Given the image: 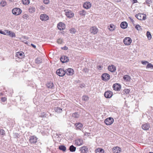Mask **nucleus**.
<instances>
[{
    "label": "nucleus",
    "instance_id": "obj_1",
    "mask_svg": "<svg viewBox=\"0 0 153 153\" xmlns=\"http://www.w3.org/2000/svg\"><path fill=\"white\" fill-rule=\"evenodd\" d=\"M135 17L139 20H145L146 19V14L143 13H138L135 15Z\"/></svg>",
    "mask_w": 153,
    "mask_h": 153
},
{
    "label": "nucleus",
    "instance_id": "obj_2",
    "mask_svg": "<svg viewBox=\"0 0 153 153\" xmlns=\"http://www.w3.org/2000/svg\"><path fill=\"white\" fill-rule=\"evenodd\" d=\"M22 12V10L19 8L16 7L13 8L12 10V12L13 14L16 16L19 15Z\"/></svg>",
    "mask_w": 153,
    "mask_h": 153
},
{
    "label": "nucleus",
    "instance_id": "obj_3",
    "mask_svg": "<svg viewBox=\"0 0 153 153\" xmlns=\"http://www.w3.org/2000/svg\"><path fill=\"white\" fill-rule=\"evenodd\" d=\"M65 14L67 17L71 18L74 16V13L71 10H65Z\"/></svg>",
    "mask_w": 153,
    "mask_h": 153
},
{
    "label": "nucleus",
    "instance_id": "obj_4",
    "mask_svg": "<svg viewBox=\"0 0 153 153\" xmlns=\"http://www.w3.org/2000/svg\"><path fill=\"white\" fill-rule=\"evenodd\" d=\"M114 119L112 117H108L106 118L104 122L105 124L107 125H111L114 122Z\"/></svg>",
    "mask_w": 153,
    "mask_h": 153
},
{
    "label": "nucleus",
    "instance_id": "obj_5",
    "mask_svg": "<svg viewBox=\"0 0 153 153\" xmlns=\"http://www.w3.org/2000/svg\"><path fill=\"white\" fill-rule=\"evenodd\" d=\"M56 73L59 76H63L66 74V71H65L62 69L60 68L56 71Z\"/></svg>",
    "mask_w": 153,
    "mask_h": 153
},
{
    "label": "nucleus",
    "instance_id": "obj_6",
    "mask_svg": "<svg viewBox=\"0 0 153 153\" xmlns=\"http://www.w3.org/2000/svg\"><path fill=\"white\" fill-rule=\"evenodd\" d=\"M101 78L103 80L106 81L110 79V76L108 74L104 73L102 75Z\"/></svg>",
    "mask_w": 153,
    "mask_h": 153
},
{
    "label": "nucleus",
    "instance_id": "obj_7",
    "mask_svg": "<svg viewBox=\"0 0 153 153\" xmlns=\"http://www.w3.org/2000/svg\"><path fill=\"white\" fill-rule=\"evenodd\" d=\"M25 56L24 53L22 51L17 52L16 55V57L19 59L23 58L25 57Z\"/></svg>",
    "mask_w": 153,
    "mask_h": 153
},
{
    "label": "nucleus",
    "instance_id": "obj_8",
    "mask_svg": "<svg viewBox=\"0 0 153 153\" xmlns=\"http://www.w3.org/2000/svg\"><path fill=\"white\" fill-rule=\"evenodd\" d=\"M131 42V39L129 37H126L123 40V43L126 45H130Z\"/></svg>",
    "mask_w": 153,
    "mask_h": 153
},
{
    "label": "nucleus",
    "instance_id": "obj_9",
    "mask_svg": "<svg viewBox=\"0 0 153 153\" xmlns=\"http://www.w3.org/2000/svg\"><path fill=\"white\" fill-rule=\"evenodd\" d=\"M40 19L43 21H46L49 19L48 16L46 14H41L40 16Z\"/></svg>",
    "mask_w": 153,
    "mask_h": 153
},
{
    "label": "nucleus",
    "instance_id": "obj_10",
    "mask_svg": "<svg viewBox=\"0 0 153 153\" xmlns=\"http://www.w3.org/2000/svg\"><path fill=\"white\" fill-rule=\"evenodd\" d=\"M121 85L118 83H115L113 85V89L115 91H120L121 89Z\"/></svg>",
    "mask_w": 153,
    "mask_h": 153
},
{
    "label": "nucleus",
    "instance_id": "obj_11",
    "mask_svg": "<svg viewBox=\"0 0 153 153\" xmlns=\"http://www.w3.org/2000/svg\"><path fill=\"white\" fill-rule=\"evenodd\" d=\"M98 30L97 28L95 27H91L90 30V32L91 33L94 35L97 34L98 32Z\"/></svg>",
    "mask_w": 153,
    "mask_h": 153
},
{
    "label": "nucleus",
    "instance_id": "obj_12",
    "mask_svg": "<svg viewBox=\"0 0 153 153\" xmlns=\"http://www.w3.org/2000/svg\"><path fill=\"white\" fill-rule=\"evenodd\" d=\"M83 143V140L82 139L78 138L75 140V144L77 146H81L82 145Z\"/></svg>",
    "mask_w": 153,
    "mask_h": 153
},
{
    "label": "nucleus",
    "instance_id": "obj_13",
    "mask_svg": "<svg viewBox=\"0 0 153 153\" xmlns=\"http://www.w3.org/2000/svg\"><path fill=\"white\" fill-rule=\"evenodd\" d=\"M112 92L110 91H107L105 92L104 94V96L106 98H110L112 96Z\"/></svg>",
    "mask_w": 153,
    "mask_h": 153
},
{
    "label": "nucleus",
    "instance_id": "obj_14",
    "mask_svg": "<svg viewBox=\"0 0 153 153\" xmlns=\"http://www.w3.org/2000/svg\"><path fill=\"white\" fill-rule=\"evenodd\" d=\"M60 60L62 63L68 62L69 61L68 58L66 56H63L61 57Z\"/></svg>",
    "mask_w": 153,
    "mask_h": 153
},
{
    "label": "nucleus",
    "instance_id": "obj_15",
    "mask_svg": "<svg viewBox=\"0 0 153 153\" xmlns=\"http://www.w3.org/2000/svg\"><path fill=\"white\" fill-rule=\"evenodd\" d=\"M79 150L81 153H86L88 151V148L85 146H83L80 148Z\"/></svg>",
    "mask_w": 153,
    "mask_h": 153
},
{
    "label": "nucleus",
    "instance_id": "obj_16",
    "mask_svg": "<svg viewBox=\"0 0 153 153\" xmlns=\"http://www.w3.org/2000/svg\"><path fill=\"white\" fill-rule=\"evenodd\" d=\"M65 25L62 22H59L57 25V27L60 30H64L65 28Z\"/></svg>",
    "mask_w": 153,
    "mask_h": 153
},
{
    "label": "nucleus",
    "instance_id": "obj_17",
    "mask_svg": "<svg viewBox=\"0 0 153 153\" xmlns=\"http://www.w3.org/2000/svg\"><path fill=\"white\" fill-rule=\"evenodd\" d=\"M37 138L36 137L34 136H32L30 137L29 140V142L31 143H35L37 141Z\"/></svg>",
    "mask_w": 153,
    "mask_h": 153
},
{
    "label": "nucleus",
    "instance_id": "obj_18",
    "mask_svg": "<svg viewBox=\"0 0 153 153\" xmlns=\"http://www.w3.org/2000/svg\"><path fill=\"white\" fill-rule=\"evenodd\" d=\"M150 127V126L149 124L147 123L143 124L142 126V129L145 130H148Z\"/></svg>",
    "mask_w": 153,
    "mask_h": 153
},
{
    "label": "nucleus",
    "instance_id": "obj_19",
    "mask_svg": "<svg viewBox=\"0 0 153 153\" xmlns=\"http://www.w3.org/2000/svg\"><path fill=\"white\" fill-rule=\"evenodd\" d=\"M74 71L71 68H69L66 70V74L68 75H72L74 74Z\"/></svg>",
    "mask_w": 153,
    "mask_h": 153
},
{
    "label": "nucleus",
    "instance_id": "obj_20",
    "mask_svg": "<svg viewBox=\"0 0 153 153\" xmlns=\"http://www.w3.org/2000/svg\"><path fill=\"white\" fill-rule=\"evenodd\" d=\"M91 6V4L90 2H86L83 4V7L86 9H88Z\"/></svg>",
    "mask_w": 153,
    "mask_h": 153
},
{
    "label": "nucleus",
    "instance_id": "obj_21",
    "mask_svg": "<svg viewBox=\"0 0 153 153\" xmlns=\"http://www.w3.org/2000/svg\"><path fill=\"white\" fill-rule=\"evenodd\" d=\"M123 79L127 82L130 81L131 79L130 76L127 75H125L123 76Z\"/></svg>",
    "mask_w": 153,
    "mask_h": 153
},
{
    "label": "nucleus",
    "instance_id": "obj_22",
    "mask_svg": "<svg viewBox=\"0 0 153 153\" xmlns=\"http://www.w3.org/2000/svg\"><path fill=\"white\" fill-rule=\"evenodd\" d=\"M108 70L111 72H114L116 70V67L114 65L109 66L108 67Z\"/></svg>",
    "mask_w": 153,
    "mask_h": 153
},
{
    "label": "nucleus",
    "instance_id": "obj_23",
    "mask_svg": "<svg viewBox=\"0 0 153 153\" xmlns=\"http://www.w3.org/2000/svg\"><path fill=\"white\" fill-rule=\"evenodd\" d=\"M128 25L127 23L126 22H122L120 24V27L123 29H125L126 28Z\"/></svg>",
    "mask_w": 153,
    "mask_h": 153
},
{
    "label": "nucleus",
    "instance_id": "obj_24",
    "mask_svg": "<svg viewBox=\"0 0 153 153\" xmlns=\"http://www.w3.org/2000/svg\"><path fill=\"white\" fill-rule=\"evenodd\" d=\"M96 153H104V150L101 148H98L95 150Z\"/></svg>",
    "mask_w": 153,
    "mask_h": 153
},
{
    "label": "nucleus",
    "instance_id": "obj_25",
    "mask_svg": "<svg viewBox=\"0 0 153 153\" xmlns=\"http://www.w3.org/2000/svg\"><path fill=\"white\" fill-rule=\"evenodd\" d=\"M79 13L81 16H85L86 14V12L83 10H82L79 11Z\"/></svg>",
    "mask_w": 153,
    "mask_h": 153
},
{
    "label": "nucleus",
    "instance_id": "obj_26",
    "mask_svg": "<svg viewBox=\"0 0 153 153\" xmlns=\"http://www.w3.org/2000/svg\"><path fill=\"white\" fill-rule=\"evenodd\" d=\"M79 116V114L78 112H76L72 114V117L75 118H78Z\"/></svg>",
    "mask_w": 153,
    "mask_h": 153
},
{
    "label": "nucleus",
    "instance_id": "obj_27",
    "mask_svg": "<svg viewBox=\"0 0 153 153\" xmlns=\"http://www.w3.org/2000/svg\"><path fill=\"white\" fill-rule=\"evenodd\" d=\"M76 128L77 129L81 130L83 126L82 124L80 123H76Z\"/></svg>",
    "mask_w": 153,
    "mask_h": 153
},
{
    "label": "nucleus",
    "instance_id": "obj_28",
    "mask_svg": "<svg viewBox=\"0 0 153 153\" xmlns=\"http://www.w3.org/2000/svg\"><path fill=\"white\" fill-rule=\"evenodd\" d=\"M7 35L11 37H15V34L10 31L8 30Z\"/></svg>",
    "mask_w": 153,
    "mask_h": 153
},
{
    "label": "nucleus",
    "instance_id": "obj_29",
    "mask_svg": "<svg viewBox=\"0 0 153 153\" xmlns=\"http://www.w3.org/2000/svg\"><path fill=\"white\" fill-rule=\"evenodd\" d=\"M46 86L48 88H52L53 87V84L52 82H50L46 84Z\"/></svg>",
    "mask_w": 153,
    "mask_h": 153
},
{
    "label": "nucleus",
    "instance_id": "obj_30",
    "mask_svg": "<svg viewBox=\"0 0 153 153\" xmlns=\"http://www.w3.org/2000/svg\"><path fill=\"white\" fill-rule=\"evenodd\" d=\"M59 149L61 150H62L63 152H65L66 150V148L65 146L63 145H61L59 147Z\"/></svg>",
    "mask_w": 153,
    "mask_h": 153
},
{
    "label": "nucleus",
    "instance_id": "obj_31",
    "mask_svg": "<svg viewBox=\"0 0 153 153\" xmlns=\"http://www.w3.org/2000/svg\"><path fill=\"white\" fill-rule=\"evenodd\" d=\"M112 150L113 152L115 153V151H116V150H119V152L121 151V148L118 147H113L112 149Z\"/></svg>",
    "mask_w": 153,
    "mask_h": 153
},
{
    "label": "nucleus",
    "instance_id": "obj_32",
    "mask_svg": "<svg viewBox=\"0 0 153 153\" xmlns=\"http://www.w3.org/2000/svg\"><path fill=\"white\" fill-rule=\"evenodd\" d=\"M76 147H74L73 145L70 146L69 147V150L71 152H74L75 151Z\"/></svg>",
    "mask_w": 153,
    "mask_h": 153
},
{
    "label": "nucleus",
    "instance_id": "obj_33",
    "mask_svg": "<svg viewBox=\"0 0 153 153\" xmlns=\"http://www.w3.org/2000/svg\"><path fill=\"white\" fill-rule=\"evenodd\" d=\"M54 110L55 111L58 113H60L62 111V109L58 107H56L55 108Z\"/></svg>",
    "mask_w": 153,
    "mask_h": 153
},
{
    "label": "nucleus",
    "instance_id": "obj_34",
    "mask_svg": "<svg viewBox=\"0 0 153 153\" xmlns=\"http://www.w3.org/2000/svg\"><path fill=\"white\" fill-rule=\"evenodd\" d=\"M152 3V0H146L144 4H147L148 6H150V4Z\"/></svg>",
    "mask_w": 153,
    "mask_h": 153
},
{
    "label": "nucleus",
    "instance_id": "obj_35",
    "mask_svg": "<svg viewBox=\"0 0 153 153\" xmlns=\"http://www.w3.org/2000/svg\"><path fill=\"white\" fill-rule=\"evenodd\" d=\"M109 27L108 29L111 31H113L115 29V26L113 24H111Z\"/></svg>",
    "mask_w": 153,
    "mask_h": 153
},
{
    "label": "nucleus",
    "instance_id": "obj_36",
    "mask_svg": "<svg viewBox=\"0 0 153 153\" xmlns=\"http://www.w3.org/2000/svg\"><path fill=\"white\" fill-rule=\"evenodd\" d=\"M22 2L23 4L25 5H28L30 3L29 0H22Z\"/></svg>",
    "mask_w": 153,
    "mask_h": 153
},
{
    "label": "nucleus",
    "instance_id": "obj_37",
    "mask_svg": "<svg viewBox=\"0 0 153 153\" xmlns=\"http://www.w3.org/2000/svg\"><path fill=\"white\" fill-rule=\"evenodd\" d=\"M82 100L85 101H87L89 100V97L87 96H83L82 97Z\"/></svg>",
    "mask_w": 153,
    "mask_h": 153
},
{
    "label": "nucleus",
    "instance_id": "obj_38",
    "mask_svg": "<svg viewBox=\"0 0 153 153\" xmlns=\"http://www.w3.org/2000/svg\"><path fill=\"white\" fill-rule=\"evenodd\" d=\"M35 8L33 7H30L29 9V12L31 13H33L35 11Z\"/></svg>",
    "mask_w": 153,
    "mask_h": 153
},
{
    "label": "nucleus",
    "instance_id": "obj_39",
    "mask_svg": "<svg viewBox=\"0 0 153 153\" xmlns=\"http://www.w3.org/2000/svg\"><path fill=\"white\" fill-rule=\"evenodd\" d=\"M146 35L149 40H150L151 39L152 36L150 32L147 31L146 33Z\"/></svg>",
    "mask_w": 153,
    "mask_h": 153
},
{
    "label": "nucleus",
    "instance_id": "obj_40",
    "mask_svg": "<svg viewBox=\"0 0 153 153\" xmlns=\"http://www.w3.org/2000/svg\"><path fill=\"white\" fill-rule=\"evenodd\" d=\"M135 28L138 30H140L142 29L141 26L139 25H137L135 27Z\"/></svg>",
    "mask_w": 153,
    "mask_h": 153
},
{
    "label": "nucleus",
    "instance_id": "obj_41",
    "mask_svg": "<svg viewBox=\"0 0 153 153\" xmlns=\"http://www.w3.org/2000/svg\"><path fill=\"white\" fill-rule=\"evenodd\" d=\"M130 91L129 89H125L123 91V93L126 94H128Z\"/></svg>",
    "mask_w": 153,
    "mask_h": 153
},
{
    "label": "nucleus",
    "instance_id": "obj_42",
    "mask_svg": "<svg viewBox=\"0 0 153 153\" xmlns=\"http://www.w3.org/2000/svg\"><path fill=\"white\" fill-rule=\"evenodd\" d=\"M7 3L5 1H1L0 3L2 7H4L6 5Z\"/></svg>",
    "mask_w": 153,
    "mask_h": 153
},
{
    "label": "nucleus",
    "instance_id": "obj_43",
    "mask_svg": "<svg viewBox=\"0 0 153 153\" xmlns=\"http://www.w3.org/2000/svg\"><path fill=\"white\" fill-rule=\"evenodd\" d=\"M147 68H151L152 69H153V65L151 64L148 63L146 66Z\"/></svg>",
    "mask_w": 153,
    "mask_h": 153
},
{
    "label": "nucleus",
    "instance_id": "obj_44",
    "mask_svg": "<svg viewBox=\"0 0 153 153\" xmlns=\"http://www.w3.org/2000/svg\"><path fill=\"white\" fill-rule=\"evenodd\" d=\"M22 17L23 19H28L29 16L27 14H24L22 16Z\"/></svg>",
    "mask_w": 153,
    "mask_h": 153
},
{
    "label": "nucleus",
    "instance_id": "obj_45",
    "mask_svg": "<svg viewBox=\"0 0 153 153\" xmlns=\"http://www.w3.org/2000/svg\"><path fill=\"white\" fill-rule=\"evenodd\" d=\"M0 134L4 135L5 134V131L3 129H0Z\"/></svg>",
    "mask_w": 153,
    "mask_h": 153
},
{
    "label": "nucleus",
    "instance_id": "obj_46",
    "mask_svg": "<svg viewBox=\"0 0 153 153\" xmlns=\"http://www.w3.org/2000/svg\"><path fill=\"white\" fill-rule=\"evenodd\" d=\"M8 30H5L4 31H1V34L4 35H7Z\"/></svg>",
    "mask_w": 153,
    "mask_h": 153
},
{
    "label": "nucleus",
    "instance_id": "obj_47",
    "mask_svg": "<svg viewBox=\"0 0 153 153\" xmlns=\"http://www.w3.org/2000/svg\"><path fill=\"white\" fill-rule=\"evenodd\" d=\"M70 32L71 33L74 34L75 33L76 30L74 28H71L70 30Z\"/></svg>",
    "mask_w": 153,
    "mask_h": 153
},
{
    "label": "nucleus",
    "instance_id": "obj_48",
    "mask_svg": "<svg viewBox=\"0 0 153 153\" xmlns=\"http://www.w3.org/2000/svg\"><path fill=\"white\" fill-rule=\"evenodd\" d=\"M47 114L45 113V112H43V113H41L40 114V116L41 117H46Z\"/></svg>",
    "mask_w": 153,
    "mask_h": 153
},
{
    "label": "nucleus",
    "instance_id": "obj_49",
    "mask_svg": "<svg viewBox=\"0 0 153 153\" xmlns=\"http://www.w3.org/2000/svg\"><path fill=\"white\" fill-rule=\"evenodd\" d=\"M62 42V40L61 39H58L57 40V42L59 44H61Z\"/></svg>",
    "mask_w": 153,
    "mask_h": 153
},
{
    "label": "nucleus",
    "instance_id": "obj_50",
    "mask_svg": "<svg viewBox=\"0 0 153 153\" xmlns=\"http://www.w3.org/2000/svg\"><path fill=\"white\" fill-rule=\"evenodd\" d=\"M43 3L45 4H48L50 2L49 0H43Z\"/></svg>",
    "mask_w": 153,
    "mask_h": 153
},
{
    "label": "nucleus",
    "instance_id": "obj_51",
    "mask_svg": "<svg viewBox=\"0 0 153 153\" xmlns=\"http://www.w3.org/2000/svg\"><path fill=\"white\" fill-rule=\"evenodd\" d=\"M7 98L6 97H2L1 99V100L2 102H4L6 101Z\"/></svg>",
    "mask_w": 153,
    "mask_h": 153
},
{
    "label": "nucleus",
    "instance_id": "obj_52",
    "mask_svg": "<svg viewBox=\"0 0 153 153\" xmlns=\"http://www.w3.org/2000/svg\"><path fill=\"white\" fill-rule=\"evenodd\" d=\"M128 18H129V19L132 22L133 24H134V20L132 19L130 17H129Z\"/></svg>",
    "mask_w": 153,
    "mask_h": 153
},
{
    "label": "nucleus",
    "instance_id": "obj_53",
    "mask_svg": "<svg viewBox=\"0 0 153 153\" xmlns=\"http://www.w3.org/2000/svg\"><path fill=\"white\" fill-rule=\"evenodd\" d=\"M141 63L143 65H146V64L148 63V62L147 61H142Z\"/></svg>",
    "mask_w": 153,
    "mask_h": 153
},
{
    "label": "nucleus",
    "instance_id": "obj_54",
    "mask_svg": "<svg viewBox=\"0 0 153 153\" xmlns=\"http://www.w3.org/2000/svg\"><path fill=\"white\" fill-rule=\"evenodd\" d=\"M84 135L85 136H89L90 135V133H88V132H85L84 133Z\"/></svg>",
    "mask_w": 153,
    "mask_h": 153
},
{
    "label": "nucleus",
    "instance_id": "obj_55",
    "mask_svg": "<svg viewBox=\"0 0 153 153\" xmlns=\"http://www.w3.org/2000/svg\"><path fill=\"white\" fill-rule=\"evenodd\" d=\"M33 102L35 103L36 104V98L34 99Z\"/></svg>",
    "mask_w": 153,
    "mask_h": 153
},
{
    "label": "nucleus",
    "instance_id": "obj_56",
    "mask_svg": "<svg viewBox=\"0 0 153 153\" xmlns=\"http://www.w3.org/2000/svg\"><path fill=\"white\" fill-rule=\"evenodd\" d=\"M40 7L39 8L40 9H42V10H43L45 9V7H43L42 6H40Z\"/></svg>",
    "mask_w": 153,
    "mask_h": 153
},
{
    "label": "nucleus",
    "instance_id": "obj_57",
    "mask_svg": "<svg viewBox=\"0 0 153 153\" xmlns=\"http://www.w3.org/2000/svg\"><path fill=\"white\" fill-rule=\"evenodd\" d=\"M101 66H100V65H99V66H97V68L99 69V70H100V68H101Z\"/></svg>",
    "mask_w": 153,
    "mask_h": 153
},
{
    "label": "nucleus",
    "instance_id": "obj_58",
    "mask_svg": "<svg viewBox=\"0 0 153 153\" xmlns=\"http://www.w3.org/2000/svg\"><path fill=\"white\" fill-rule=\"evenodd\" d=\"M31 46H32L33 48H36V46H35V45H33V44H31Z\"/></svg>",
    "mask_w": 153,
    "mask_h": 153
},
{
    "label": "nucleus",
    "instance_id": "obj_59",
    "mask_svg": "<svg viewBox=\"0 0 153 153\" xmlns=\"http://www.w3.org/2000/svg\"><path fill=\"white\" fill-rule=\"evenodd\" d=\"M65 50H67L68 49V48L65 46L63 48Z\"/></svg>",
    "mask_w": 153,
    "mask_h": 153
},
{
    "label": "nucleus",
    "instance_id": "obj_60",
    "mask_svg": "<svg viewBox=\"0 0 153 153\" xmlns=\"http://www.w3.org/2000/svg\"><path fill=\"white\" fill-rule=\"evenodd\" d=\"M41 61H40V60H39V63H42V61H43V60L41 59Z\"/></svg>",
    "mask_w": 153,
    "mask_h": 153
},
{
    "label": "nucleus",
    "instance_id": "obj_61",
    "mask_svg": "<svg viewBox=\"0 0 153 153\" xmlns=\"http://www.w3.org/2000/svg\"><path fill=\"white\" fill-rule=\"evenodd\" d=\"M44 132H45V131H43V132H41V133L43 135L45 134V133Z\"/></svg>",
    "mask_w": 153,
    "mask_h": 153
},
{
    "label": "nucleus",
    "instance_id": "obj_62",
    "mask_svg": "<svg viewBox=\"0 0 153 153\" xmlns=\"http://www.w3.org/2000/svg\"><path fill=\"white\" fill-rule=\"evenodd\" d=\"M84 85H83L82 84L80 85V87L81 88H82V87H84Z\"/></svg>",
    "mask_w": 153,
    "mask_h": 153
},
{
    "label": "nucleus",
    "instance_id": "obj_63",
    "mask_svg": "<svg viewBox=\"0 0 153 153\" xmlns=\"http://www.w3.org/2000/svg\"><path fill=\"white\" fill-rule=\"evenodd\" d=\"M116 2H119L120 1V0H114Z\"/></svg>",
    "mask_w": 153,
    "mask_h": 153
},
{
    "label": "nucleus",
    "instance_id": "obj_64",
    "mask_svg": "<svg viewBox=\"0 0 153 153\" xmlns=\"http://www.w3.org/2000/svg\"><path fill=\"white\" fill-rule=\"evenodd\" d=\"M118 151H119V150H117V152H116V151H115V152L114 153H119Z\"/></svg>",
    "mask_w": 153,
    "mask_h": 153
}]
</instances>
